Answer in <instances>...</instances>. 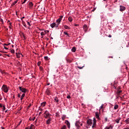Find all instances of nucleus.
Listing matches in <instances>:
<instances>
[{"instance_id":"nucleus-1","label":"nucleus","mask_w":129,"mask_h":129,"mask_svg":"<svg viewBox=\"0 0 129 129\" xmlns=\"http://www.w3.org/2000/svg\"><path fill=\"white\" fill-rule=\"evenodd\" d=\"M62 18H63V16H60L59 18L56 20V22H53L50 24V27L52 28V29H54V28H55V29H59V25L61 24Z\"/></svg>"},{"instance_id":"nucleus-2","label":"nucleus","mask_w":129,"mask_h":129,"mask_svg":"<svg viewBox=\"0 0 129 129\" xmlns=\"http://www.w3.org/2000/svg\"><path fill=\"white\" fill-rule=\"evenodd\" d=\"M44 117L45 118H51V114H50V113H49V111H48L47 110H46L44 112Z\"/></svg>"},{"instance_id":"nucleus-3","label":"nucleus","mask_w":129,"mask_h":129,"mask_svg":"<svg viewBox=\"0 0 129 129\" xmlns=\"http://www.w3.org/2000/svg\"><path fill=\"white\" fill-rule=\"evenodd\" d=\"M2 89L5 93H8V92H9V88L6 85H3Z\"/></svg>"},{"instance_id":"nucleus-4","label":"nucleus","mask_w":129,"mask_h":129,"mask_svg":"<svg viewBox=\"0 0 129 129\" xmlns=\"http://www.w3.org/2000/svg\"><path fill=\"white\" fill-rule=\"evenodd\" d=\"M19 88L20 91H22L23 93H26V92H27V89H25V88L19 87Z\"/></svg>"},{"instance_id":"nucleus-5","label":"nucleus","mask_w":129,"mask_h":129,"mask_svg":"<svg viewBox=\"0 0 129 129\" xmlns=\"http://www.w3.org/2000/svg\"><path fill=\"white\" fill-rule=\"evenodd\" d=\"M75 126H76L77 128H79L80 127V121H76L75 122Z\"/></svg>"},{"instance_id":"nucleus-6","label":"nucleus","mask_w":129,"mask_h":129,"mask_svg":"<svg viewBox=\"0 0 129 129\" xmlns=\"http://www.w3.org/2000/svg\"><path fill=\"white\" fill-rule=\"evenodd\" d=\"M87 123L88 125H92V120L89 119L87 121Z\"/></svg>"},{"instance_id":"nucleus-7","label":"nucleus","mask_w":129,"mask_h":129,"mask_svg":"<svg viewBox=\"0 0 129 129\" xmlns=\"http://www.w3.org/2000/svg\"><path fill=\"white\" fill-rule=\"evenodd\" d=\"M51 121H52V118H47V120L46 121V124H50V123H51Z\"/></svg>"},{"instance_id":"nucleus-8","label":"nucleus","mask_w":129,"mask_h":129,"mask_svg":"<svg viewBox=\"0 0 129 129\" xmlns=\"http://www.w3.org/2000/svg\"><path fill=\"white\" fill-rule=\"evenodd\" d=\"M64 123H66V124H67L68 128H70V122H69V121H68V120H66L64 122Z\"/></svg>"},{"instance_id":"nucleus-9","label":"nucleus","mask_w":129,"mask_h":129,"mask_svg":"<svg viewBox=\"0 0 129 129\" xmlns=\"http://www.w3.org/2000/svg\"><path fill=\"white\" fill-rule=\"evenodd\" d=\"M119 11L120 12H123V11H125V7L123 6H120Z\"/></svg>"},{"instance_id":"nucleus-10","label":"nucleus","mask_w":129,"mask_h":129,"mask_svg":"<svg viewBox=\"0 0 129 129\" xmlns=\"http://www.w3.org/2000/svg\"><path fill=\"white\" fill-rule=\"evenodd\" d=\"M112 127H113V126H112L111 124H110L108 126H106L104 129H112Z\"/></svg>"},{"instance_id":"nucleus-11","label":"nucleus","mask_w":129,"mask_h":129,"mask_svg":"<svg viewBox=\"0 0 129 129\" xmlns=\"http://www.w3.org/2000/svg\"><path fill=\"white\" fill-rule=\"evenodd\" d=\"M46 93L47 95H50V94H51V91L49 89H46Z\"/></svg>"},{"instance_id":"nucleus-12","label":"nucleus","mask_w":129,"mask_h":129,"mask_svg":"<svg viewBox=\"0 0 129 129\" xmlns=\"http://www.w3.org/2000/svg\"><path fill=\"white\" fill-rule=\"evenodd\" d=\"M95 115H96V118H97V119H100V118L99 117V114H98V112H95Z\"/></svg>"},{"instance_id":"nucleus-13","label":"nucleus","mask_w":129,"mask_h":129,"mask_svg":"<svg viewBox=\"0 0 129 129\" xmlns=\"http://www.w3.org/2000/svg\"><path fill=\"white\" fill-rule=\"evenodd\" d=\"M16 56L17 58H21V56H23V54L22 53H16Z\"/></svg>"},{"instance_id":"nucleus-14","label":"nucleus","mask_w":129,"mask_h":129,"mask_svg":"<svg viewBox=\"0 0 129 129\" xmlns=\"http://www.w3.org/2000/svg\"><path fill=\"white\" fill-rule=\"evenodd\" d=\"M120 119H121V118L118 117L115 120V121L116 122V123H119V120H120Z\"/></svg>"},{"instance_id":"nucleus-15","label":"nucleus","mask_w":129,"mask_h":129,"mask_svg":"<svg viewBox=\"0 0 129 129\" xmlns=\"http://www.w3.org/2000/svg\"><path fill=\"white\" fill-rule=\"evenodd\" d=\"M96 126V121H93V125L92 126V128L95 127Z\"/></svg>"},{"instance_id":"nucleus-16","label":"nucleus","mask_w":129,"mask_h":129,"mask_svg":"<svg viewBox=\"0 0 129 129\" xmlns=\"http://www.w3.org/2000/svg\"><path fill=\"white\" fill-rule=\"evenodd\" d=\"M25 95H26V94H25V93L22 94L21 97H20V100H21V101H22V100H23V98H24V96H25Z\"/></svg>"},{"instance_id":"nucleus-17","label":"nucleus","mask_w":129,"mask_h":129,"mask_svg":"<svg viewBox=\"0 0 129 129\" xmlns=\"http://www.w3.org/2000/svg\"><path fill=\"white\" fill-rule=\"evenodd\" d=\"M117 108H118V105H117V104H115L114 106V109L115 110L117 109Z\"/></svg>"},{"instance_id":"nucleus-18","label":"nucleus","mask_w":129,"mask_h":129,"mask_svg":"<svg viewBox=\"0 0 129 129\" xmlns=\"http://www.w3.org/2000/svg\"><path fill=\"white\" fill-rule=\"evenodd\" d=\"M33 6H34V5L33 4V3L30 2L29 3V8L32 9V8H33Z\"/></svg>"},{"instance_id":"nucleus-19","label":"nucleus","mask_w":129,"mask_h":129,"mask_svg":"<svg viewBox=\"0 0 129 129\" xmlns=\"http://www.w3.org/2000/svg\"><path fill=\"white\" fill-rule=\"evenodd\" d=\"M72 51L73 52V53H75V52H76V47H74L72 48Z\"/></svg>"},{"instance_id":"nucleus-20","label":"nucleus","mask_w":129,"mask_h":129,"mask_svg":"<svg viewBox=\"0 0 129 129\" xmlns=\"http://www.w3.org/2000/svg\"><path fill=\"white\" fill-rule=\"evenodd\" d=\"M68 20L69 21V22H70L71 23V22H72L73 21V18H72V17H69L68 18Z\"/></svg>"},{"instance_id":"nucleus-21","label":"nucleus","mask_w":129,"mask_h":129,"mask_svg":"<svg viewBox=\"0 0 129 129\" xmlns=\"http://www.w3.org/2000/svg\"><path fill=\"white\" fill-rule=\"evenodd\" d=\"M65 118H66V115H62L61 116L62 120H65Z\"/></svg>"},{"instance_id":"nucleus-22","label":"nucleus","mask_w":129,"mask_h":129,"mask_svg":"<svg viewBox=\"0 0 129 129\" xmlns=\"http://www.w3.org/2000/svg\"><path fill=\"white\" fill-rule=\"evenodd\" d=\"M63 28L66 29V30H68L69 29H70V27H69L67 25H64L63 26Z\"/></svg>"},{"instance_id":"nucleus-23","label":"nucleus","mask_w":129,"mask_h":129,"mask_svg":"<svg viewBox=\"0 0 129 129\" xmlns=\"http://www.w3.org/2000/svg\"><path fill=\"white\" fill-rule=\"evenodd\" d=\"M121 92H122V91H121V90H118L117 91V95L118 96H119V94H120V93H121Z\"/></svg>"},{"instance_id":"nucleus-24","label":"nucleus","mask_w":129,"mask_h":129,"mask_svg":"<svg viewBox=\"0 0 129 129\" xmlns=\"http://www.w3.org/2000/svg\"><path fill=\"white\" fill-rule=\"evenodd\" d=\"M17 3H18V0L15 1L14 2H13V3L12 4V5H11L12 7H14V6H15V5L16 4H17Z\"/></svg>"},{"instance_id":"nucleus-25","label":"nucleus","mask_w":129,"mask_h":129,"mask_svg":"<svg viewBox=\"0 0 129 129\" xmlns=\"http://www.w3.org/2000/svg\"><path fill=\"white\" fill-rule=\"evenodd\" d=\"M41 106H42V107H44V106H45L46 105V102H43L41 103Z\"/></svg>"},{"instance_id":"nucleus-26","label":"nucleus","mask_w":129,"mask_h":129,"mask_svg":"<svg viewBox=\"0 0 129 129\" xmlns=\"http://www.w3.org/2000/svg\"><path fill=\"white\" fill-rule=\"evenodd\" d=\"M35 119H36V117H34L33 118H30L29 120L30 121H34V120H35Z\"/></svg>"},{"instance_id":"nucleus-27","label":"nucleus","mask_w":129,"mask_h":129,"mask_svg":"<svg viewBox=\"0 0 129 129\" xmlns=\"http://www.w3.org/2000/svg\"><path fill=\"white\" fill-rule=\"evenodd\" d=\"M83 28L85 31H87V25H84Z\"/></svg>"},{"instance_id":"nucleus-28","label":"nucleus","mask_w":129,"mask_h":129,"mask_svg":"<svg viewBox=\"0 0 129 129\" xmlns=\"http://www.w3.org/2000/svg\"><path fill=\"white\" fill-rule=\"evenodd\" d=\"M125 122H126V123L127 124H128L129 123V117L127 118L125 120Z\"/></svg>"},{"instance_id":"nucleus-29","label":"nucleus","mask_w":129,"mask_h":129,"mask_svg":"<svg viewBox=\"0 0 129 129\" xmlns=\"http://www.w3.org/2000/svg\"><path fill=\"white\" fill-rule=\"evenodd\" d=\"M54 100H55V101H56V102H59V99H58V98L57 97H55L54 98Z\"/></svg>"},{"instance_id":"nucleus-30","label":"nucleus","mask_w":129,"mask_h":129,"mask_svg":"<svg viewBox=\"0 0 129 129\" xmlns=\"http://www.w3.org/2000/svg\"><path fill=\"white\" fill-rule=\"evenodd\" d=\"M45 34H46V33H45V31L41 32L40 33L41 36H45Z\"/></svg>"},{"instance_id":"nucleus-31","label":"nucleus","mask_w":129,"mask_h":129,"mask_svg":"<svg viewBox=\"0 0 129 129\" xmlns=\"http://www.w3.org/2000/svg\"><path fill=\"white\" fill-rule=\"evenodd\" d=\"M0 72H1V73H2V74H5V71H4L2 70H0Z\"/></svg>"},{"instance_id":"nucleus-32","label":"nucleus","mask_w":129,"mask_h":129,"mask_svg":"<svg viewBox=\"0 0 129 129\" xmlns=\"http://www.w3.org/2000/svg\"><path fill=\"white\" fill-rule=\"evenodd\" d=\"M63 34H64V35H66L67 36H68V37H69V34H68V33H67L66 32H64Z\"/></svg>"},{"instance_id":"nucleus-33","label":"nucleus","mask_w":129,"mask_h":129,"mask_svg":"<svg viewBox=\"0 0 129 129\" xmlns=\"http://www.w3.org/2000/svg\"><path fill=\"white\" fill-rule=\"evenodd\" d=\"M61 129H66V126L65 125H63Z\"/></svg>"},{"instance_id":"nucleus-34","label":"nucleus","mask_w":129,"mask_h":129,"mask_svg":"<svg viewBox=\"0 0 129 129\" xmlns=\"http://www.w3.org/2000/svg\"><path fill=\"white\" fill-rule=\"evenodd\" d=\"M11 52L12 53V54L15 53V50H14V49L11 50Z\"/></svg>"},{"instance_id":"nucleus-35","label":"nucleus","mask_w":129,"mask_h":129,"mask_svg":"<svg viewBox=\"0 0 129 129\" xmlns=\"http://www.w3.org/2000/svg\"><path fill=\"white\" fill-rule=\"evenodd\" d=\"M27 25L29 26V27H31V24L29 22H27Z\"/></svg>"},{"instance_id":"nucleus-36","label":"nucleus","mask_w":129,"mask_h":129,"mask_svg":"<svg viewBox=\"0 0 129 129\" xmlns=\"http://www.w3.org/2000/svg\"><path fill=\"white\" fill-rule=\"evenodd\" d=\"M44 31V33H45V34L49 33V30H45Z\"/></svg>"},{"instance_id":"nucleus-37","label":"nucleus","mask_w":129,"mask_h":129,"mask_svg":"<svg viewBox=\"0 0 129 129\" xmlns=\"http://www.w3.org/2000/svg\"><path fill=\"white\" fill-rule=\"evenodd\" d=\"M67 98H68V99H70V98H71V97H70V95H68L67 97Z\"/></svg>"},{"instance_id":"nucleus-38","label":"nucleus","mask_w":129,"mask_h":129,"mask_svg":"<svg viewBox=\"0 0 129 129\" xmlns=\"http://www.w3.org/2000/svg\"><path fill=\"white\" fill-rule=\"evenodd\" d=\"M83 67H84V66H83V67H78V68L79 69H82V68H83Z\"/></svg>"},{"instance_id":"nucleus-39","label":"nucleus","mask_w":129,"mask_h":129,"mask_svg":"<svg viewBox=\"0 0 129 129\" xmlns=\"http://www.w3.org/2000/svg\"><path fill=\"white\" fill-rule=\"evenodd\" d=\"M23 19H25V17H23L21 18V21H22V23H24V21H23Z\"/></svg>"},{"instance_id":"nucleus-40","label":"nucleus","mask_w":129,"mask_h":129,"mask_svg":"<svg viewBox=\"0 0 129 129\" xmlns=\"http://www.w3.org/2000/svg\"><path fill=\"white\" fill-rule=\"evenodd\" d=\"M103 104H102L101 106L100 107V109H101V108H103Z\"/></svg>"},{"instance_id":"nucleus-41","label":"nucleus","mask_w":129,"mask_h":129,"mask_svg":"<svg viewBox=\"0 0 129 129\" xmlns=\"http://www.w3.org/2000/svg\"><path fill=\"white\" fill-rule=\"evenodd\" d=\"M3 110H6V106H3Z\"/></svg>"},{"instance_id":"nucleus-42","label":"nucleus","mask_w":129,"mask_h":129,"mask_svg":"<svg viewBox=\"0 0 129 129\" xmlns=\"http://www.w3.org/2000/svg\"><path fill=\"white\" fill-rule=\"evenodd\" d=\"M37 64H38V66H39L40 65H41V61H39Z\"/></svg>"},{"instance_id":"nucleus-43","label":"nucleus","mask_w":129,"mask_h":129,"mask_svg":"<svg viewBox=\"0 0 129 129\" xmlns=\"http://www.w3.org/2000/svg\"><path fill=\"white\" fill-rule=\"evenodd\" d=\"M45 60H48V56H44Z\"/></svg>"},{"instance_id":"nucleus-44","label":"nucleus","mask_w":129,"mask_h":129,"mask_svg":"<svg viewBox=\"0 0 129 129\" xmlns=\"http://www.w3.org/2000/svg\"><path fill=\"white\" fill-rule=\"evenodd\" d=\"M39 110L40 111H43V109L41 108L40 107L39 108Z\"/></svg>"},{"instance_id":"nucleus-45","label":"nucleus","mask_w":129,"mask_h":129,"mask_svg":"<svg viewBox=\"0 0 129 129\" xmlns=\"http://www.w3.org/2000/svg\"><path fill=\"white\" fill-rule=\"evenodd\" d=\"M22 23H23V26H24V27H25V28H26V23H25L24 21H23V22H22Z\"/></svg>"},{"instance_id":"nucleus-46","label":"nucleus","mask_w":129,"mask_h":129,"mask_svg":"<svg viewBox=\"0 0 129 129\" xmlns=\"http://www.w3.org/2000/svg\"><path fill=\"white\" fill-rule=\"evenodd\" d=\"M28 0H24L23 2L22 3L23 4H25L26 3V2H27Z\"/></svg>"},{"instance_id":"nucleus-47","label":"nucleus","mask_w":129,"mask_h":129,"mask_svg":"<svg viewBox=\"0 0 129 129\" xmlns=\"http://www.w3.org/2000/svg\"><path fill=\"white\" fill-rule=\"evenodd\" d=\"M3 99V96L0 94V100H2Z\"/></svg>"},{"instance_id":"nucleus-48","label":"nucleus","mask_w":129,"mask_h":129,"mask_svg":"<svg viewBox=\"0 0 129 129\" xmlns=\"http://www.w3.org/2000/svg\"><path fill=\"white\" fill-rule=\"evenodd\" d=\"M32 126H34V125H33V124H31V126H30V129H33V128H32Z\"/></svg>"},{"instance_id":"nucleus-49","label":"nucleus","mask_w":129,"mask_h":129,"mask_svg":"<svg viewBox=\"0 0 129 129\" xmlns=\"http://www.w3.org/2000/svg\"><path fill=\"white\" fill-rule=\"evenodd\" d=\"M17 96L19 98L21 97V94H18Z\"/></svg>"},{"instance_id":"nucleus-50","label":"nucleus","mask_w":129,"mask_h":129,"mask_svg":"<svg viewBox=\"0 0 129 129\" xmlns=\"http://www.w3.org/2000/svg\"><path fill=\"white\" fill-rule=\"evenodd\" d=\"M4 49H5V50H8L9 48H8V47H6L5 46H4Z\"/></svg>"},{"instance_id":"nucleus-51","label":"nucleus","mask_w":129,"mask_h":129,"mask_svg":"<svg viewBox=\"0 0 129 129\" xmlns=\"http://www.w3.org/2000/svg\"><path fill=\"white\" fill-rule=\"evenodd\" d=\"M93 121H96V119H95V118H93Z\"/></svg>"},{"instance_id":"nucleus-52","label":"nucleus","mask_w":129,"mask_h":129,"mask_svg":"<svg viewBox=\"0 0 129 129\" xmlns=\"http://www.w3.org/2000/svg\"><path fill=\"white\" fill-rule=\"evenodd\" d=\"M39 68H40V70H42L43 69V68H42V67H40Z\"/></svg>"},{"instance_id":"nucleus-53","label":"nucleus","mask_w":129,"mask_h":129,"mask_svg":"<svg viewBox=\"0 0 129 129\" xmlns=\"http://www.w3.org/2000/svg\"><path fill=\"white\" fill-rule=\"evenodd\" d=\"M74 26H75V27H77V26H78V25H77V24H74Z\"/></svg>"},{"instance_id":"nucleus-54","label":"nucleus","mask_w":129,"mask_h":129,"mask_svg":"<svg viewBox=\"0 0 129 129\" xmlns=\"http://www.w3.org/2000/svg\"><path fill=\"white\" fill-rule=\"evenodd\" d=\"M96 9L95 8H94L92 10V12H94L95 11Z\"/></svg>"},{"instance_id":"nucleus-55","label":"nucleus","mask_w":129,"mask_h":129,"mask_svg":"<svg viewBox=\"0 0 129 129\" xmlns=\"http://www.w3.org/2000/svg\"><path fill=\"white\" fill-rule=\"evenodd\" d=\"M126 47L128 48L129 47V42L128 43V44L126 45Z\"/></svg>"},{"instance_id":"nucleus-56","label":"nucleus","mask_w":129,"mask_h":129,"mask_svg":"<svg viewBox=\"0 0 129 129\" xmlns=\"http://www.w3.org/2000/svg\"><path fill=\"white\" fill-rule=\"evenodd\" d=\"M105 121H107V118H105Z\"/></svg>"},{"instance_id":"nucleus-57","label":"nucleus","mask_w":129,"mask_h":129,"mask_svg":"<svg viewBox=\"0 0 129 129\" xmlns=\"http://www.w3.org/2000/svg\"><path fill=\"white\" fill-rule=\"evenodd\" d=\"M4 46H9V44H4Z\"/></svg>"},{"instance_id":"nucleus-58","label":"nucleus","mask_w":129,"mask_h":129,"mask_svg":"<svg viewBox=\"0 0 129 129\" xmlns=\"http://www.w3.org/2000/svg\"><path fill=\"white\" fill-rule=\"evenodd\" d=\"M119 97V96H116V99H118V98Z\"/></svg>"},{"instance_id":"nucleus-59","label":"nucleus","mask_w":129,"mask_h":129,"mask_svg":"<svg viewBox=\"0 0 129 129\" xmlns=\"http://www.w3.org/2000/svg\"><path fill=\"white\" fill-rule=\"evenodd\" d=\"M40 114H42V112H40L39 113V115H40Z\"/></svg>"},{"instance_id":"nucleus-60","label":"nucleus","mask_w":129,"mask_h":129,"mask_svg":"<svg viewBox=\"0 0 129 129\" xmlns=\"http://www.w3.org/2000/svg\"><path fill=\"white\" fill-rule=\"evenodd\" d=\"M21 121H20V122L19 123V124H18V125H20L21 124Z\"/></svg>"},{"instance_id":"nucleus-61","label":"nucleus","mask_w":129,"mask_h":129,"mask_svg":"<svg viewBox=\"0 0 129 129\" xmlns=\"http://www.w3.org/2000/svg\"><path fill=\"white\" fill-rule=\"evenodd\" d=\"M124 129H129V127H127L124 128Z\"/></svg>"},{"instance_id":"nucleus-62","label":"nucleus","mask_w":129,"mask_h":129,"mask_svg":"<svg viewBox=\"0 0 129 129\" xmlns=\"http://www.w3.org/2000/svg\"><path fill=\"white\" fill-rule=\"evenodd\" d=\"M39 31H44L43 29H39Z\"/></svg>"},{"instance_id":"nucleus-63","label":"nucleus","mask_w":129,"mask_h":129,"mask_svg":"<svg viewBox=\"0 0 129 129\" xmlns=\"http://www.w3.org/2000/svg\"><path fill=\"white\" fill-rule=\"evenodd\" d=\"M109 38H111V35H109Z\"/></svg>"},{"instance_id":"nucleus-64","label":"nucleus","mask_w":129,"mask_h":129,"mask_svg":"<svg viewBox=\"0 0 129 129\" xmlns=\"http://www.w3.org/2000/svg\"><path fill=\"white\" fill-rule=\"evenodd\" d=\"M2 129H5V127H2Z\"/></svg>"}]
</instances>
